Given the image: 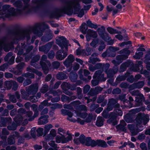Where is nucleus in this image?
Returning <instances> with one entry per match:
<instances>
[{
	"label": "nucleus",
	"instance_id": "c03bdc74",
	"mask_svg": "<svg viewBox=\"0 0 150 150\" xmlns=\"http://www.w3.org/2000/svg\"><path fill=\"white\" fill-rule=\"evenodd\" d=\"M51 105L52 106L50 108L51 109H55L57 108H62V104H60L57 103L52 104Z\"/></svg>",
	"mask_w": 150,
	"mask_h": 150
},
{
	"label": "nucleus",
	"instance_id": "13d9d810",
	"mask_svg": "<svg viewBox=\"0 0 150 150\" xmlns=\"http://www.w3.org/2000/svg\"><path fill=\"white\" fill-rule=\"evenodd\" d=\"M28 100L32 102L35 103L38 100V98L37 97H36L35 96H32L30 97Z\"/></svg>",
	"mask_w": 150,
	"mask_h": 150
},
{
	"label": "nucleus",
	"instance_id": "dca6fc26",
	"mask_svg": "<svg viewBox=\"0 0 150 150\" xmlns=\"http://www.w3.org/2000/svg\"><path fill=\"white\" fill-rule=\"evenodd\" d=\"M144 85V81H139L131 85L129 87V89L130 90H132L135 88H142Z\"/></svg>",
	"mask_w": 150,
	"mask_h": 150
},
{
	"label": "nucleus",
	"instance_id": "603ef678",
	"mask_svg": "<svg viewBox=\"0 0 150 150\" xmlns=\"http://www.w3.org/2000/svg\"><path fill=\"white\" fill-rule=\"evenodd\" d=\"M12 82V90L14 91H15L17 89L18 85V83L15 81L13 80Z\"/></svg>",
	"mask_w": 150,
	"mask_h": 150
},
{
	"label": "nucleus",
	"instance_id": "864d4df0",
	"mask_svg": "<svg viewBox=\"0 0 150 150\" xmlns=\"http://www.w3.org/2000/svg\"><path fill=\"white\" fill-rule=\"evenodd\" d=\"M45 7V4L43 3H40L34 7V9L35 10L37 11L40 8H44Z\"/></svg>",
	"mask_w": 150,
	"mask_h": 150
},
{
	"label": "nucleus",
	"instance_id": "de8ad7c7",
	"mask_svg": "<svg viewBox=\"0 0 150 150\" xmlns=\"http://www.w3.org/2000/svg\"><path fill=\"white\" fill-rule=\"evenodd\" d=\"M21 92L23 96V98L25 99H27V98L29 96L28 95L27 91H25L23 89H21Z\"/></svg>",
	"mask_w": 150,
	"mask_h": 150
},
{
	"label": "nucleus",
	"instance_id": "2f4dec72",
	"mask_svg": "<svg viewBox=\"0 0 150 150\" xmlns=\"http://www.w3.org/2000/svg\"><path fill=\"white\" fill-rule=\"evenodd\" d=\"M73 115L71 112L69 111L67 115L68 116L67 119L71 122H75L76 121V119L72 117Z\"/></svg>",
	"mask_w": 150,
	"mask_h": 150
},
{
	"label": "nucleus",
	"instance_id": "f257e3e1",
	"mask_svg": "<svg viewBox=\"0 0 150 150\" xmlns=\"http://www.w3.org/2000/svg\"><path fill=\"white\" fill-rule=\"evenodd\" d=\"M73 12V9H68L65 6H64L61 8H56L52 11H50L48 9L45 8L42 15L48 16L50 18H53L55 17H60L63 16V14H64L71 16L72 15Z\"/></svg>",
	"mask_w": 150,
	"mask_h": 150
},
{
	"label": "nucleus",
	"instance_id": "f3484780",
	"mask_svg": "<svg viewBox=\"0 0 150 150\" xmlns=\"http://www.w3.org/2000/svg\"><path fill=\"white\" fill-rule=\"evenodd\" d=\"M49 116L48 115H41L38 119V123L39 125H44L48 122V118Z\"/></svg>",
	"mask_w": 150,
	"mask_h": 150
},
{
	"label": "nucleus",
	"instance_id": "9b49d317",
	"mask_svg": "<svg viewBox=\"0 0 150 150\" xmlns=\"http://www.w3.org/2000/svg\"><path fill=\"white\" fill-rule=\"evenodd\" d=\"M23 118L21 115H18L14 118V120L16 123H13L11 126L8 127V129L10 130H14L16 129L18 125H20L21 122H22Z\"/></svg>",
	"mask_w": 150,
	"mask_h": 150
},
{
	"label": "nucleus",
	"instance_id": "052dcab7",
	"mask_svg": "<svg viewBox=\"0 0 150 150\" xmlns=\"http://www.w3.org/2000/svg\"><path fill=\"white\" fill-rule=\"evenodd\" d=\"M48 88V86L47 85H44L41 88L40 91L43 93H45L46 92Z\"/></svg>",
	"mask_w": 150,
	"mask_h": 150
},
{
	"label": "nucleus",
	"instance_id": "5fc2aeb1",
	"mask_svg": "<svg viewBox=\"0 0 150 150\" xmlns=\"http://www.w3.org/2000/svg\"><path fill=\"white\" fill-rule=\"evenodd\" d=\"M142 98H144L143 96V97H136L135 101L136 102V103L137 104L136 105L137 106H139L141 104V102L142 100Z\"/></svg>",
	"mask_w": 150,
	"mask_h": 150
},
{
	"label": "nucleus",
	"instance_id": "7c9ffc66",
	"mask_svg": "<svg viewBox=\"0 0 150 150\" xmlns=\"http://www.w3.org/2000/svg\"><path fill=\"white\" fill-rule=\"evenodd\" d=\"M104 121V120L102 117H98L97 118V120L96 123V125L98 127H101L103 125Z\"/></svg>",
	"mask_w": 150,
	"mask_h": 150
},
{
	"label": "nucleus",
	"instance_id": "473e14b6",
	"mask_svg": "<svg viewBox=\"0 0 150 150\" xmlns=\"http://www.w3.org/2000/svg\"><path fill=\"white\" fill-rule=\"evenodd\" d=\"M78 75L75 72H71L70 73L69 77L71 81L75 82L77 78Z\"/></svg>",
	"mask_w": 150,
	"mask_h": 150
},
{
	"label": "nucleus",
	"instance_id": "8fccbe9b",
	"mask_svg": "<svg viewBox=\"0 0 150 150\" xmlns=\"http://www.w3.org/2000/svg\"><path fill=\"white\" fill-rule=\"evenodd\" d=\"M75 103V102H73L71 103L70 104L68 105H64L63 106L64 108H67L70 110H72L73 109L72 106H74Z\"/></svg>",
	"mask_w": 150,
	"mask_h": 150
},
{
	"label": "nucleus",
	"instance_id": "4d7b16f0",
	"mask_svg": "<svg viewBox=\"0 0 150 150\" xmlns=\"http://www.w3.org/2000/svg\"><path fill=\"white\" fill-rule=\"evenodd\" d=\"M66 84L67 86V88L69 89L72 91L76 89V86L75 84H73L72 85H70V84L68 83H67Z\"/></svg>",
	"mask_w": 150,
	"mask_h": 150
},
{
	"label": "nucleus",
	"instance_id": "5701e85b",
	"mask_svg": "<svg viewBox=\"0 0 150 150\" xmlns=\"http://www.w3.org/2000/svg\"><path fill=\"white\" fill-rule=\"evenodd\" d=\"M97 102L98 103H102L101 106H104L106 105L107 103V100L105 99V97L104 96L100 95L98 97L97 99Z\"/></svg>",
	"mask_w": 150,
	"mask_h": 150
},
{
	"label": "nucleus",
	"instance_id": "6ab92c4d",
	"mask_svg": "<svg viewBox=\"0 0 150 150\" xmlns=\"http://www.w3.org/2000/svg\"><path fill=\"white\" fill-rule=\"evenodd\" d=\"M96 144V141L92 139L91 137H86V140L84 144L85 145L94 147L95 146Z\"/></svg>",
	"mask_w": 150,
	"mask_h": 150
},
{
	"label": "nucleus",
	"instance_id": "ddd939ff",
	"mask_svg": "<svg viewBox=\"0 0 150 150\" xmlns=\"http://www.w3.org/2000/svg\"><path fill=\"white\" fill-rule=\"evenodd\" d=\"M93 78L102 81H105L106 79V78L104 77V74L103 73V71L100 70H98L96 71Z\"/></svg>",
	"mask_w": 150,
	"mask_h": 150
},
{
	"label": "nucleus",
	"instance_id": "6e6d98bb",
	"mask_svg": "<svg viewBox=\"0 0 150 150\" xmlns=\"http://www.w3.org/2000/svg\"><path fill=\"white\" fill-rule=\"evenodd\" d=\"M23 76L26 78L30 77L31 78H34L35 77V75L34 74L28 72H27L26 73H25L23 75Z\"/></svg>",
	"mask_w": 150,
	"mask_h": 150
},
{
	"label": "nucleus",
	"instance_id": "3c124183",
	"mask_svg": "<svg viewBox=\"0 0 150 150\" xmlns=\"http://www.w3.org/2000/svg\"><path fill=\"white\" fill-rule=\"evenodd\" d=\"M93 115L91 114H89L87 115L86 118L85 119V122L87 123H89L91 122L92 120Z\"/></svg>",
	"mask_w": 150,
	"mask_h": 150
},
{
	"label": "nucleus",
	"instance_id": "69168bd1",
	"mask_svg": "<svg viewBox=\"0 0 150 150\" xmlns=\"http://www.w3.org/2000/svg\"><path fill=\"white\" fill-rule=\"evenodd\" d=\"M50 47H39L40 51L43 52L45 53H47L50 50Z\"/></svg>",
	"mask_w": 150,
	"mask_h": 150
},
{
	"label": "nucleus",
	"instance_id": "f03ea898",
	"mask_svg": "<svg viewBox=\"0 0 150 150\" xmlns=\"http://www.w3.org/2000/svg\"><path fill=\"white\" fill-rule=\"evenodd\" d=\"M140 115V113H139L138 116L136 119V125L135 128H134V126L133 125H128V128L130 131L132 135H137L139 131H141L139 129V128L141 127L140 125L142 122H143L144 125H145L149 121V118L148 115H146L142 117Z\"/></svg>",
	"mask_w": 150,
	"mask_h": 150
},
{
	"label": "nucleus",
	"instance_id": "4c0bfd02",
	"mask_svg": "<svg viewBox=\"0 0 150 150\" xmlns=\"http://www.w3.org/2000/svg\"><path fill=\"white\" fill-rule=\"evenodd\" d=\"M86 33H87L93 38H96L97 37L96 32L91 29H88Z\"/></svg>",
	"mask_w": 150,
	"mask_h": 150
},
{
	"label": "nucleus",
	"instance_id": "774afa93",
	"mask_svg": "<svg viewBox=\"0 0 150 150\" xmlns=\"http://www.w3.org/2000/svg\"><path fill=\"white\" fill-rule=\"evenodd\" d=\"M125 120L127 122H131L132 121V118L130 117L129 114H127L125 117Z\"/></svg>",
	"mask_w": 150,
	"mask_h": 150
},
{
	"label": "nucleus",
	"instance_id": "9d476101",
	"mask_svg": "<svg viewBox=\"0 0 150 150\" xmlns=\"http://www.w3.org/2000/svg\"><path fill=\"white\" fill-rule=\"evenodd\" d=\"M67 47H62L56 53V59L60 60L64 59L67 55Z\"/></svg>",
	"mask_w": 150,
	"mask_h": 150
},
{
	"label": "nucleus",
	"instance_id": "a211bd4d",
	"mask_svg": "<svg viewBox=\"0 0 150 150\" xmlns=\"http://www.w3.org/2000/svg\"><path fill=\"white\" fill-rule=\"evenodd\" d=\"M52 38L53 35L52 33L50 32L47 33L41 37V42H47L52 39Z\"/></svg>",
	"mask_w": 150,
	"mask_h": 150
},
{
	"label": "nucleus",
	"instance_id": "a19ab883",
	"mask_svg": "<svg viewBox=\"0 0 150 150\" xmlns=\"http://www.w3.org/2000/svg\"><path fill=\"white\" fill-rule=\"evenodd\" d=\"M131 90L129 89L130 93L132 96H136L142 97H143V95L140 93L139 90H136L132 91H131Z\"/></svg>",
	"mask_w": 150,
	"mask_h": 150
},
{
	"label": "nucleus",
	"instance_id": "58836bf2",
	"mask_svg": "<svg viewBox=\"0 0 150 150\" xmlns=\"http://www.w3.org/2000/svg\"><path fill=\"white\" fill-rule=\"evenodd\" d=\"M129 65V62H125L122 64L120 66V72H122L125 70L127 67Z\"/></svg>",
	"mask_w": 150,
	"mask_h": 150
},
{
	"label": "nucleus",
	"instance_id": "2eb2a0df",
	"mask_svg": "<svg viewBox=\"0 0 150 150\" xmlns=\"http://www.w3.org/2000/svg\"><path fill=\"white\" fill-rule=\"evenodd\" d=\"M119 108V104H116L114 112L110 114L111 116H113L114 118H116L117 116H121L122 115V112Z\"/></svg>",
	"mask_w": 150,
	"mask_h": 150
},
{
	"label": "nucleus",
	"instance_id": "20e7f679",
	"mask_svg": "<svg viewBox=\"0 0 150 150\" xmlns=\"http://www.w3.org/2000/svg\"><path fill=\"white\" fill-rule=\"evenodd\" d=\"M97 31L100 37L106 42L108 45H112L115 42V39H112L108 34L105 31V28L103 26L98 28Z\"/></svg>",
	"mask_w": 150,
	"mask_h": 150
},
{
	"label": "nucleus",
	"instance_id": "4468645a",
	"mask_svg": "<svg viewBox=\"0 0 150 150\" xmlns=\"http://www.w3.org/2000/svg\"><path fill=\"white\" fill-rule=\"evenodd\" d=\"M90 45L92 47H96L99 45H100L99 47H105L104 42L98 38L93 39Z\"/></svg>",
	"mask_w": 150,
	"mask_h": 150
},
{
	"label": "nucleus",
	"instance_id": "0e129e2a",
	"mask_svg": "<svg viewBox=\"0 0 150 150\" xmlns=\"http://www.w3.org/2000/svg\"><path fill=\"white\" fill-rule=\"evenodd\" d=\"M35 130L36 128L33 127L31 129L30 131L31 135L34 138H35L36 137Z\"/></svg>",
	"mask_w": 150,
	"mask_h": 150
},
{
	"label": "nucleus",
	"instance_id": "a18cd8bd",
	"mask_svg": "<svg viewBox=\"0 0 150 150\" xmlns=\"http://www.w3.org/2000/svg\"><path fill=\"white\" fill-rule=\"evenodd\" d=\"M57 133L62 136H65V135H66L68 132H66V131L61 128H59L58 130Z\"/></svg>",
	"mask_w": 150,
	"mask_h": 150
},
{
	"label": "nucleus",
	"instance_id": "39448f33",
	"mask_svg": "<svg viewBox=\"0 0 150 150\" xmlns=\"http://www.w3.org/2000/svg\"><path fill=\"white\" fill-rule=\"evenodd\" d=\"M130 52V51L126 48L120 51L119 53L122 54L117 56L116 60H112V62L115 65H119L123 60L126 59L128 58V56L129 55Z\"/></svg>",
	"mask_w": 150,
	"mask_h": 150
},
{
	"label": "nucleus",
	"instance_id": "c756f323",
	"mask_svg": "<svg viewBox=\"0 0 150 150\" xmlns=\"http://www.w3.org/2000/svg\"><path fill=\"white\" fill-rule=\"evenodd\" d=\"M56 77L58 79L62 80L67 79V76L64 73L60 72L57 74Z\"/></svg>",
	"mask_w": 150,
	"mask_h": 150
},
{
	"label": "nucleus",
	"instance_id": "ea45409f",
	"mask_svg": "<svg viewBox=\"0 0 150 150\" xmlns=\"http://www.w3.org/2000/svg\"><path fill=\"white\" fill-rule=\"evenodd\" d=\"M13 5L14 6L17 7V8H21L23 6L22 0H17L15 1L13 3Z\"/></svg>",
	"mask_w": 150,
	"mask_h": 150
},
{
	"label": "nucleus",
	"instance_id": "49530a36",
	"mask_svg": "<svg viewBox=\"0 0 150 150\" xmlns=\"http://www.w3.org/2000/svg\"><path fill=\"white\" fill-rule=\"evenodd\" d=\"M25 66V63L24 62H22L18 64L16 67L17 70L18 71H20V74H21V69H23V67Z\"/></svg>",
	"mask_w": 150,
	"mask_h": 150
},
{
	"label": "nucleus",
	"instance_id": "09e8293b",
	"mask_svg": "<svg viewBox=\"0 0 150 150\" xmlns=\"http://www.w3.org/2000/svg\"><path fill=\"white\" fill-rule=\"evenodd\" d=\"M77 95L79 99H81L83 97L82 93V90L81 88L78 87L77 88Z\"/></svg>",
	"mask_w": 150,
	"mask_h": 150
},
{
	"label": "nucleus",
	"instance_id": "a878e982",
	"mask_svg": "<svg viewBox=\"0 0 150 150\" xmlns=\"http://www.w3.org/2000/svg\"><path fill=\"white\" fill-rule=\"evenodd\" d=\"M110 66L108 63H106L105 64H102L101 63H98L95 65L96 70L100 69L102 68L103 69H107L109 68Z\"/></svg>",
	"mask_w": 150,
	"mask_h": 150
},
{
	"label": "nucleus",
	"instance_id": "aec40b11",
	"mask_svg": "<svg viewBox=\"0 0 150 150\" xmlns=\"http://www.w3.org/2000/svg\"><path fill=\"white\" fill-rule=\"evenodd\" d=\"M86 138V137L83 134H81L78 139H75L74 140V142L77 144H78L79 143V142L81 143L85 144Z\"/></svg>",
	"mask_w": 150,
	"mask_h": 150
},
{
	"label": "nucleus",
	"instance_id": "f704fd0d",
	"mask_svg": "<svg viewBox=\"0 0 150 150\" xmlns=\"http://www.w3.org/2000/svg\"><path fill=\"white\" fill-rule=\"evenodd\" d=\"M110 118L107 120V122L108 123L112 124V125H115L117 124V121L116 120V118H114L113 116H111L110 114Z\"/></svg>",
	"mask_w": 150,
	"mask_h": 150
},
{
	"label": "nucleus",
	"instance_id": "338daca9",
	"mask_svg": "<svg viewBox=\"0 0 150 150\" xmlns=\"http://www.w3.org/2000/svg\"><path fill=\"white\" fill-rule=\"evenodd\" d=\"M76 114L77 116L83 118H85L87 115V114L85 112L81 113L77 112Z\"/></svg>",
	"mask_w": 150,
	"mask_h": 150
},
{
	"label": "nucleus",
	"instance_id": "412c9836",
	"mask_svg": "<svg viewBox=\"0 0 150 150\" xmlns=\"http://www.w3.org/2000/svg\"><path fill=\"white\" fill-rule=\"evenodd\" d=\"M40 58V56L39 55H37L35 56L32 59L30 62L31 65L35 67H38V65L36 63L39 60Z\"/></svg>",
	"mask_w": 150,
	"mask_h": 150
},
{
	"label": "nucleus",
	"instance_id": "cd10ccee",
	"mask_svg": "<svg viewBox=\"0 0 150 150\" xmlns=\"http://www.w3.org/2000/svg\"><path fill=\"white\" fill-rule=\"evenodd\" d=\"M56 131L55 129H52L50 131L49 135L46 137V139L47 140L52 139L56 136Z\"/></svg>",
	"mask_w": 150,
	"mask_h": 150
},
{
	"label": "nucleus",
	"instance_id": "37998d69",
	"mask_svg": "<svg viewBox=\"0 0 150 150\" xmlns=\"http://www.w3.org/2000/svg\"><path fill=\"white\" fill-rule=\"evenodd\" d=\"M76 52L77 55H84L85 54L86 51L81 48H79L76 50Z\"/></svg>",
	"mask_w": 150,
	"mask_h": 150
},
{
	"label": "nucleus",
	"instance_id": "423d86ee",
	"mask_svg": "<svg viewBox=\"0 0 150 150\" xmlns=\"http://www.w3.org/2000/svg\"><path fill=\"white\" fill-rule=\"evenodd\" d=\"M47 57L45 55H43L42 57L40 64L41 66L44 73L46 74L48 73L49 69L51 66L50 62L47 60Z\"/></svg>",
	"mask_w": 150,
	"mask_h": 150
},
{
	"label": "nucleus",
	"instance_id": "e2e57ef3",
	"mask_svg": "<svg viewBox=\"0 0 150 150\" xmlns=\"http://www.w3.org/2000/svg\"><path fill=\"white\" fill-rule=\"evenodd\" d=\"M10 5H4L2 7V9L4 11H8L10 10H13V8H10Z\"/></svg>",
	"mask_w": 150,
	"mask_h": 150
},
{
	"label": "nucleus",
	"instance_id": "b1692460",
	"mask_svg": "<svg viewBox=\"0 0 150 150\" xmlns=\"http://www.w3.org/2000/svg\"><path fill=\"white\" fill-rule=\"evenodd\" d=\"M73 0L74 1L73 2V4H75V5H74V13L75 14L77 13L76 12L79 11L80 10L81 6L80 3L78 1H77V0Z\"/></svg>",
	"mask_w": 150,
	"mask_h": 150
},
{
	"label": "nucleus",
	"instance_id": "0eeeda50",
	"mask_svg": "<svg viewBox=\"0 0 150 150\" xmlns=\"http://www.w3.org/2000/svg\"><path fill=\"white\" fill-rule=\"evenodd\" d=\"M21 29L19 25H16L13 29H11L10 27H7L4 23H2L0 25V32L4 30H6L9 34H15L16 32L15 31L16 30H19Z\"/></svg>",
	"mask_w": 150,
	"mask_h": 150
},
{
	"label": "nucleus",
	"instance_id": "680f3d73",
	"mask_svg": "<svg viewBox=\"0 0 150 150\" xmlns=\"http://www.w3.org/2000/svg\"><path fill=\"white\" fill-rule=\"evenodd\" d=\"M143 54V52H140L138 53H136L135 55L133 56V57L136 59H139L142 57Z\"/></svg>",
	"mask_w": 150,
	"mask_h": 150
},
{
	"label": "nucleus",
	"instance_id": "1a4fd4ad",
	"mask_svg": "<svg viewBox=\"0 0 150 150\" xmlns=\"http://www.w3.org/2000/svg\"><path fill=\"white\" fill-rule=\"evenodd\" d=\"M39 88V85L38 83L32 84L25 88L28 95H34L37 92Z\"/></svg>",
	"mask_w": 150,
	"mask_h": 150
},
{
	"label": "nucleus",
	"instance_id": "4be33fe9",
	"mask_svg": "<svg viewBox=\"0 0 150 150\" xmlns=\"http://www.w3.org/2000/svg\"><path fill=\"white\" fill-rule=\"evenodd\" d=\"M118 71V69H110L108 70L107 69L105 71V72L107 74L108 76V77H110L116 73Z\"/></svg>",
	"mask_w": 150,
	"mask_h": 150
},
{
	"label": "nucleus",
	"instance_id": "bb28decb",
	"mask_svg": "<svg viewBox=\"0 0 150 150\" xmlns=\"http://www.w3.org/2000/svg\"><path fill=\"white\" fill-rule=\"evenodd\" d=\"M96 141L95 146H98L103 147H106L107 146V145L105 142L101 140H97Z\"/></svg>",
	"mask_w": 150,
	"mask_h": 150
},
{
	"label": "nucleus",
	"instance_id": "7ed1b4c3",
	"mask_svg": "<svg viewBox=\"0 0 150 150\" xmlns=\"http://www.w3.org/2000/svg\"><path fill=\"white\" fill-rule=\"evenodd\" d=\"M49 28L48 25L45 22L36 23L33 27H28L24 29V31L26 32L31 33L33 32L35 34L37 35H42V32L45 29Z\"/></svg>",
	"mask_w": 150,
	"mask_h": 150
},
{
	"label": "nucleus",
	"instance_id": "e433bc0d",
	"mask_svg": "<svg viewBox=\"0 0 150 150\" xmlns=\"http://www.w3.org/2000/svg\"><path fill=\"white\" fill-rule=\"evenodd\" d=\"M86 24L85 23H83L80 27L81 32L83 34H86L87 33V28H86Z\"/></svg>",
	"mask_w": 150,
	"mask_h": 150
},
{
	"label": "nucleus",
	"instance_id": "c85d7f7f",
	"mask_svg": "<svg viewBox=\"0 0 150 150\" xmlns=\"http://www.w3.org/2000/svg\"><path fill=\"white\" fill-rule=\"evenodd\" d=\"M125 45L126 46L125 47H134L132 46V42L130 41L126 40L125 42L119 43L118 45V46L121 47H124Z\"/></svg>",
	"mask_w": 150,
	"mask_h": 150
},
{
	"label": "nucleus",
	"instance_id": "c9c22d12",
	"mask_svg": "<svg viewBox=\"0 0 150 150\" xmlns=\"http://www.w3.org/2000/svg\"><path fill=\"white\" fill-rule=\"evenodd\" d=\"M13 80L6 81L4 83V87L7 90H10L11 88Z\"/></svg>",
	"mask_w": 150,
	"mask_h": 150
},
{
	"label": "nucleus",
	"instance_id": "79ce46f5",
	"mask_svg": "<svg viewBox=\"0 0 150 150\" xmlns=\"http://www.w3.org/2000/svg\"><path fill=\"white\" fill-rule=\"evenodd\" d=\"M53 127L52 125L51 124L46 125L44 126V132L45 134H47L50 129Z\"/></svg>",
	"mask_w": 150,
	"mask_h": 150
},
{
	"label": "nucleus",
	"instance_id": "6e6552de",
	"mask_svg": "<svg viewBox=\"0 0 150 150\" xmlns=\"http://www.w3.org/2000/svg\"><path fill=\"white\" fill-rule=\"evenodd\" d=\"M56 43L59 47H68L71 46L69 40L63 36L59 37L56 40Z\"/></svg>",
	"mask_w": 150,
	"mask_h": 150
},
{
	"label": "nucleus",
	"instance_id": "72a5a7b5",
	"mask_svg": "<svg viewBox=\"0 0 150 150\" xmlns=\"http://www.w3.org/2000/svg\"><path fill=\"white\" fill-rule=\"evenodd\" d=\"M12 12L13 10H10L7 13L5 12L4 16H0V18L3 19L4 20L6 18H9L11 16Z\"/></svg>",
	"mask_w": 150,
	"mask_h": 150
},
{
	"label": "nucleus",
	"instance_id": "bf43d9fd",
	"mask_svg": "<svg viewBox=\"0 0 150 150\" xmlns=\"http://www.w3.org/2000/svg\"><path fill=\"white\" fill-rule=\"evenodd\" d=\"M9 71L12 72L16 75H19L20 74V71H18L16 68H11L9 69Z\"/></svg>",
	"mask_w": 150,
	"mask_h": 150
},
{
	"label": "nucleus",
	"instance_id": "393cba45",
	"mask_svg": "<svg viewBox=\"0 0 150 150\" xmlns=\"http://www.w3.org/2000/svg\"><path fill=\"white\" fill-rule=\"evenodd\" d=\"M107 30L108 32L111 35L115 34H122V32L121 31H119L111 27H108Z\"/></svg>",
	"mask_w": 150,
	"mask_h": 150
},
{
	"label": "nucleus",
	"instance_id": "f8f14e48",
	"mask_svg": "<svg viewBox=\"0 0 150 150\" xmlns=\"http://www.w3.org/2000/svg\"><path fill=\"white\" fill-rule=\"evenodd\" d=\"M68 136L65 137L66 135L65 136L60 137L57 136L56 137V142L57 143H60L61 142L62 143H65L71 140L72 138V136L70 134H68Z\"/></svg>",
	"mask_w": 150,
	"mask_h": 150
}]
</instances>
